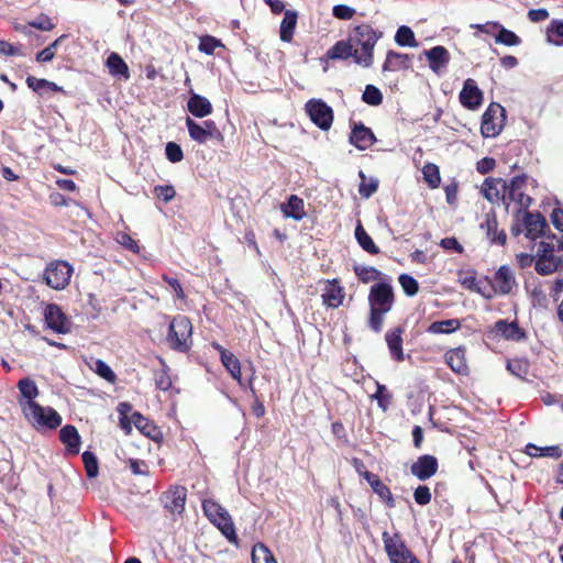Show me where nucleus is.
Wrapping results in <instances>:
<instances>
[{"instance_id":"46","label":"nucleus","mask_w":563,"mask_h":563,"mask_svg":"<svg viewBox=\"0 0 563 563\" xmlns=\"http://www.w3.org/2000/svg\"><path fill=\"white\" fill-rule=\"evenodd\" d=\"M423 179L430 188H438L441 183L439 167L435 164H426L422 168Z\"/></svg>"},{"instance_id":"35","label":"nucleus","mask_w":563,"mask_h":563,"mask_svg":"<svg viewBox=\"0 0 563 563\" xmlns=\"http://www.w3.org/2000/svg\"><path fill=\"white\" fill-rule=\"evenodd\" d=\"M297 12L292 10H286L284 13V19L280 23L279 36L283 42L289 43L291 42L297 24Z\"/></svg>"},{"instance_id":"42","label":"nucleus","mask_w":563,"mask_h":563,"mask_svg":"<svg viewBox=\"0 0 563 563\" xmlns=\"http://www.w3.org/2000/svg\"><path fill=\"white\" fill-rule=\"evenodd\" d=\"M547 40L555 46H563V21L553 20L547 29Z\"/></svg>"},{"instance_id":"15","label":"nucleus","mask_w":563,"mask_h":563,"mask_svg":"<svg viewBox=\"0 0 563 563\" xmlns=\"http://www.w3.org/2000/svg\"><path fill=\"white\" fill-rule=\"evenodd\" d=\"M187 489L184 486H174L162 496L164 507L172 514L180 515L185 509Z\"/></svg>"},{"instance_id":"28","label":"nucleus","mask_w":563,"mask_h":563,"mask_svg":"<svg viewBox=\"0 0 563 563\" xmlns=\"http://www.w3.org/2000/svg\"><path fill=\"white\" fill-rule=\"evenodd\" d=\"M526 236L536 240L544 233L547 222L539 213H526L523 218Z\"/></svg>"},{"instance_id":"37","label":"nucleus","mask_w":563,"mask_h":563,"mask_svg":"<svg viewBox=\"0 0 563 563\" xmlns=\"http://www.w3.org/2000/svg\"><path fill=\"white\" fill-rule=\"evenodd\" d=\"M461 325L459 319L440 320L430 323L427 328V332L430 334H451L456 332Z\"/></svg>"},{"instance_id":"44","label":"nucleus","mask_w":563,"mask_h":563,"mask_svg":"<svg viewBox=\"0 0 563 563\" xmlns=\"http://www.w3.org/2000/svg\"><path fill=\"white\" fill-rule=\"evenodd\" d=\"M395 42L399 46L417 47L418 42L416 41L415 33L409 26L401 25L398 27L395 34Z\"/></svg>"},{"instance_id":"18","label":"nucleus","mask_w":563,"mask_h":563,"mask_svg":"<svg viewBox=\"0 0 563 563\" xmlns=\"http://www.w3.org/2000/svg\"><path fill=\"white\" fill-rule=\"evenodd\" d=\"M444 362L455 374L466 376L470 373L466 350L462 346L446 351L444 354Z\"/></svg>"},{"instance_id":"22","label":"nucleus","mask_w":563,"mask_h":563,"mask_svg":"<svg viewBox=\"0 0 563 563\" xmlns=\"http://www.w3.org/2000/svg\"><path fill=\"white\" fill-rule=\"evenodd\" d=\"M345 297L344 288L336 279L327 280L321 298L328 308H338L343 303Z\"/></svg>"},{"instance_id":"20","label":"nucleus","mask_w":563,"mask_h":563,"mask_svg":"<svg viewBox=\"0 0 563 563\" xmlns=\"http://www.w3.org/2000/svg\"><path fill=\"white\" fill-rule=\"evenodd\" d=\"M493 285L497 294L508 295L517 286L512 269L506 265L500 266L495 273Z\"/></svg>"},{"instance_id":"19","label":"nucleus","mask_w":563,"mask_h":563,"mask_svg":"<svg viewBox=\"0 0 563 563\" xmlns=\"http://www.w3.org/2000/svg\"><path fill=\"white\" fill-rule=\"evenodd\" d=\"M493 332L508 341L520 342L526 339V332L516 321L498 320L494 324Z\"/></svg>"},{"instance_id":"54","label":"nucleus","mask_w":563,"mask_h":563,"mask_svg":"<svg viewBox=\"0 0 563 563\" xmlns=\"http://www.w3.org/2000/svg\"><path fill=\"white\" fill-rule=\"evenodd\" d=\"M401 288L408 296H415L419 290L418 282L410 275L401 274L398 278Z\"/></svg>"},{"instance_id":"2","label":"nucleus","mask_w":563,"mask_h":563,"mask_svg":"<svg viewBox=\"0 0 563 563\" xmlns=\"http://www.w3.org/2000/svg\"><path fill=\"white\" fill-rule=\"evenodd\" d=\"M382 33L376 32L369 25H360L354 30V36L351 38L356 46L361 48L354 49L355 63L364 67H369L373 64V51L380 38Z\"/></svg>"},{"instance_id":"21","label":"nucleus","mask_w":563,"mask_h":563,"mask_svg":"<svg viewBox=\"0 0 563 563\" xmlns=\"http://www.w3.org/2000/svg\"><path fill=\"white\" fill-rule=\"evenodd\" d=\"M350 142L358 150L365 151L375 142L376 137L373 131L363 123H355L350 134Z\"/></svg>"},{"instance_id":"40","label":"nucleus","mask_w":563,"mask_h":563,"mask_svg":"<svg viewBox=\"0 0 563 563\" xmlns=\"http://www.w3.org/2000/svg\"><path fill=\"white\" fill-rule=\"evenodd\" d=\"M355 238L360 246L369 254L376 255L379 253V249L376 246L372 238L365 231L363 225L358 223L355 228Z\"/></svg>"},{"instance_id":"11","label":"nucleus","mask_w":563,"mask_h":563,"mask_svg":"<svg viewBox=\"0 0 563 563\" xmlns=\"http://www.w3.org/2000/svg\"><path fill=\"white\" fill-rule=\"evenodd\" d=\"M310 120L321 130L328 131L333 123V110L321 99H310L305 104Z\"/></svg>"},{"instance_id":"1","label":"nucleus","mask_w":563,"mask_h":563,"mask_svg":"<svg viewBox=\"0 0 563 563\" xmlns=\"http://www.w3.org/2000/svg\"><path fill=\"white\" fill-rule=\"evenodd\" d=\"M369 327L379 332L383 327L384 316L391 310L394 305V290L390 283L380 282L371 287L368 294Z\"/></svg>"},{"instance_id":"59","label":"nucleus","mask_w":563,"mask_h":563,"mask_svg":"<svg viewBox=\"0 0 563 563\" xmlns=\"http://www.w3.org/2000/svg\"><path fill=\"white\" fill-rule=\"evenodd\" d=\"M165 154L170 163H179L184 158L181 147L175 142H168L166 144Z\"/></svg>"},{"instance_id":"49","label":"nucleus","mask_w":563,"mask_h":563,"mask_svg":"<svg viewBox=\"0 0 563 563\" xmlns=\"http://www.w3.org/2000/svg\"><path fill=\"white\" fill-rule=\"evenodd\" d=\"M354 272L360 278V280L364 284L374 280H379L383 276L382 272L376 269L375 267L355 266Z\"/></svg>"},{"instance_id":"64","label":"nucleus","mask_w":563,"mask_h":563,"mask_svg":"<svg viewBox=\"0 0 563 563\" xmlns=\"http://www.w3.org/2000/svg\"><path fill=\"white\" fill-rule=\"evenodd\" d=\"M477 278L474 272H461L459 274V283L466 289L473 290L477 284Z\"/></svg>"},{"instance_id":"9","label":"nucleus","mask_w":563,"mask_h":563,"mask_svg":"<svg viewBox=\"0 0 563 563\" xmlns=\"http://www.w3.org/2000/svg\"><path fill=\"white\" fill-rule=\"evenodd\" d=\"M506 120L505 108L490 103L482 117L481 133L484 137H495L503 131Z\"/></svg>"},{"instance_id":"39","label":"nucleus","mask_w":563,"mask_h":563,"mask_svg":"<svg viewBox=\"0 0 563 563\" xmlns=\"http://www.w3.org/2000/svg\"><path fill=\"white\" fill-rule=\"evenodd\" d=\"M354 46L350 42L340 41L335 43L328 52L327 56L330 59H346L354 57Z\"/></svg>"},{"instance_id":"51","label":"nucleus","mask_w":563,"mask_h":563,"mask_svg":"<svg viewBox=\"0 0 563 563\" xmlns=\"http://www.w3.org/2000/svg\"><path fill=\"white\" fill-rule=\"evenodd\" d=\"M362 99L369 106H379L383 101V95L378 88L367 85L363 92Z\"/></svg>"},{"instance_id":"41","label":"nucleus","mask_w":563,"mask_h":563,"mask_svg":"<svg viewBox=\"0 0 563 563\" xmlns=\"http://www.w3.org/2000/svg\"><path fill=\"white\" fill-rule=\"evenodd\" d=\"M526 453L530 456L539 457V456H549L553 459H559L562 455V451L559 446H537L534 444L529 443L526 446Z\"/></svg>"},{"instance_id":"16","label":"nucleus","mask_w":563,"mask_h":563,"mask_svg":"<svg viewBox=\"0 0 563 563\" xmlns=\"http://www.w3.org/2000/svg\"><path fill=\"white\" fill-rule=\"evenodd\" d=\"M404 333L405 328L400 325L393 328L385 333V341L389 351V355L391 360L398 363L405 361V353L402 347Z\"/></svg>"},{"instance_id":"25","label":"nucleus","mask_w":563,"mask_h":563,"mask_svg":"<svg viewBox=\"0 0 563 563\" xmlns=\"http://www.w3.org/2000/svg\"><path fill=\"white\" fill-rule=\"evenodd\" d=\"M363 477L367 481L373 492L389 507H395V499L388 486H386L378 477V475L364 472Z\"/></svg>"},{"instance_id":"62","label":"nucleus","mask_w":563,"mask_h":563,"mask_svg":"<svg viewBox=\"0 0 563 563\" xmlns=\"http://www.w3.org/2000/svg\"><path fill=\"white\" fill-rule=\"evenodd\" d=\"M332 14L340 20H351L355 14V9L346 4H336L332 9Z\"/></svg>"},{"instance_id":"58","label":"nucleus","mask_w":563,"mask_h":563,"mask_svg":"<svg viewBox=\"0 0 563 563\" xmlns=\"http://www.w3.org/2000/svg\"><path fill=\"white\" fill-rule=\"evenodd\" d=\"M92 368L100 377L104 378L106 380L110 383L115 380V374L106 362L96 360Z\"/></svg>"},{"instance_id":"26","label":"nucleus","mask_w":563,"mask_h":563,"mask_svg":"<svg viewBox=\"0 0 563 563\" xmlns=\"http://www.w3.org/2000/svg\"><path fill=\"white\" fill-rule=\"evenodd\" d=\"M187 109L196 118L208 117L213 110L211 102L206 97L192 91L187 101Z\"/></svg>"},{"instance_id":"12","label":"nucleus","mask_w":563,"mask_h":563,"mask_svg":"<svg viewBox=\"0 0 563 563\" xmlns=\"http://www.w3.org/2000/svg\"><path fill=\"white\" fill-rule=\"evenodd\" d=\"M46 325L56 333H68L71 330V321L56 303H49L44 309Z\"/></svg>"},{"instance_id":"4","label":"nucleus","mask_w":563,"mask_h":563,"mask_svg":"<svg viewBox=\"0 0 563 563\" xmlns=\"http://www.w3.org/2000/svg\"><path fill=\"white\" fill-rule=\"evenodd\" d=\"M202 509L206 517L233 543L238 542V536L230 514L217 501L205 499Z\"/></svg>"},{"instance_id":"56","label":"nucleus","mask_w":563,"mask_h":563,"mask_svg":"<svg viewBox=\"0 0 563 563\" xmlns=\"http://www.w3.org/2000/svg\"><path fill=\"white\" fill-rule=\"evenodd\" d=\"M156 198L162 199L165 203L172 201L176 197V190L172 185H158L153 188Z\"/></svg>"},{"instance_id":"33","label":"nucleus","mask_w":563,"mask_h":563,"mask_svg":"<svg viewBox=\"0 0 563 563\" xmlns=\"http://www.w3.org/2000/svg\"><path fill=\"white\" fill-rule=\"evenodd\" d=\"M60 441L71 454H77L80 449V437L74 426H65L59 431Z\"/></svg>"},{"instance_id":"29","label":"nucleus","mask_w":563,"mask_h":563,"mask_svg":"<svg viewBox=\"0 0 563 563\" xmlns=\"http://www.w3.org/2000/svg\"><path fill=\"white\" fill-rule=\"evenodd\" d=\"M411 65V57L408 54L397 53L389 51L387 53L385 63L383 64L384 71H399L408 69Z\"/></svg>"},{"instance_id":"32","label":"nucleus","mask_w":563,"mask_h":563,"mask_svg":"<svg viewBox=\"0 0 563 563\" xmlns=\"http://www.w3.org/2000/svg\"><path fill=\"white\" fill-rule=\"evenodd\" d=\"M106 66L112 76L124 79L130 78L129 66L118 53H111L108 56Z\"/></svg>"},{"instance_id":"61","label":"nucleus","mask_w":563,"mask_h":563,"mask_svg":"<svg viewBox=\"0 0 563 563\" xmlns=\"http://www.w3.org/2000/svg\"><path fill=\"white\" fill-rule=\"evenodd\" d=\"M155 384L161 390H168L172 387V378L165 367L155 373Z\"/></svg>"},{"instance_id":"55","label":"nucleus","mask_w":563,"mask_h":563,"mask_svg":"<svg viewBox=\"0 0 563 563\" xmlns=\"http://www.w3.org/2000/svg\"><path fill=\"white\" fill-rule=\"evenodd\" d=\"M220 46H222V44L219 40L213 36L206 35L200 38L198 48L200 52L211 55Z\"/></svg>"},{"instance_id":"6","label":"nucleus","mask_w":563,"mask_h":563,"mask_svg":"<svg viewBox=\"0 0 563 563\" xmlns=\"http://www.w3.org/2000/svg\"><path fill=\"white\" fill-rule=\"evenodd\" d=\"M192 325L190 320L185 316L175 317L167 334V342L174 350L186 352L191 345Z\"/></svg>"},{"instance_id":"60","label":"nucleus","mask_w":563,"mask_h":563,"mask_svg":"<svg viewBox=\"0 0 563 563\" xmlns=\"http://www.w3.org/2000/svg\"><path fill=\"white\" fill-rule=\"evenodd\" d=\"M82 461H84L85 468H86L88 477L97 476V474H98V462H97V459H96L95 454H92L91 452H88V451L84 452L82 453Z\"/></svg>"},{"instance_id":"31","label":"nucleus","mask_w":563,"mask_h":563,"mask_svg":"<svg viewBox=\"0 0 563 563\" xmlns=\"http://www.w3.org/2000/svg\"><path fill=\"white\" fill-rule=\"evenodd\" d=\"M132 422L135 428L146 435L147 438L158 441L162 438L161 430L147 418L143 417L140 412H134L132 415Z\"/></svg>"},{"instance_id":"27","label":"nucleus","mask_w":563,"mask_h":563,"mask_svg":"<svg viewBox=\"0 0 563 563\" xmlns=\"http://www.w3.org/2000/svg\"><path fill=\"white\" fill-rule=\"evenodd\" d=\"M481 229L486 232V235L492 243L499 245L505 244L506 234L504 231L498 232V222L495 212H488L485 214V220L481 223Z\"/></svg>"},{"instance_id":"47","label":"nucleus","mask_w":563,"mask_h":563,"mask_svg":"<svg viewBox=\"0 0 563 563\" xmlns=\"http://www.w3.org/2000/svg\"><path fill=\"white\" fill-rule=\"evenodd\" d=\"M497 44H503L506 46H517L521 44V38L512 31L505 29L501 24L499 26V32L496 34Z\"/></svg>"},{"instance_id":"30","label":"nucleus","mask_w":563,"mask_h":563,"mask_svg":"<svg viewBox=\"0 0 563 563\" xmlns=\"http://www.w3.org/2000/svg\"><path fill=\"white\" fill-rule=\"evenodd\" d=\"M280 210L286 218L300 221L306 217L305 202L297 195H291L286 203L280 206Z\"/></svg>"},{"instance_id":"3","label":"nucleus","mask_w":563,"mask_h":563,"mask_svg":"<svg viewBox=\"0 0 563 563\" xmlns=\"http://www.w3.org/2000/svg\"><path fill=\"white\" fill-rule=\"evenodd\" d=\"M24 418L36 430H54L62 423L60 415L52 407H43L37 402H20Z\"/></svg>"},{"instance_id":"5","label":"nucleus","mask_w":563,"mask_h":563,"mask_svg":"<svg viewBox=\"0 0 563 563\" xmlns=\"http://www.w3.org/2000/svg\"><path fill=\"white\" fill-rule=\"evenodd\" d=\"M536 180L530 179L527 175H518L512 177L509 181H507V203L506 207H509L510 202H514L518 210H527L532 199L528 194L529 187H534Z\"/></svg>"},{"instance_id":"57","label":"nucleus","mask_w":563,"mask_h":563,"mask_svg":"<svg viewBox=\"0 0 563 563\" xmlns=\"http://www.w3.org/2000/svg\"><path fill=\"white\" fill-rule=\"evenodd\" d=\"M472 291H475L487 299L493 298L497 294L495 290V287L493 285V282H490L486 278L478 279L476 286L474 287V289Z\"/></svg>"},{"instance_id":"52","label":"nucleus","mask_w":563,"mask_h":563,"mask_svg":"<svg viewBox=\"0 0 563 563\" xmlns=\"http://www.w3.org/2000/svg\"><path fill=\"white\" fill-rule=\"evenodd\" d=\"M507 369L515 376L523 378L529 371V363L522 358L508 361Z\"/></svg>"},{"instance_id":"23","label":"nucleus","mask_w":563,"mask_h":563,"mask_svg":"<svg viewBox=\"0 0 563 563\" xmlns=\"http://www.w3.org/2000/svg\"><path fill=\"white\" fill-rule=\"evenodd\" d=\"M423 54L428 59L429 67L435 74H441L450 63V53L444 46H434L424 51Z\"/></svg>"},{"instance_id":"36","label":"nucleus","mask_w":563,"mask_h":563,"mask_svg":"<svg viewBox=\"0 0 563 563\" xmlns=\"http://www.w3.org/2000/svg\"><path fill=\"white\" fill-rule=\"evenodd\" d=\"M26 85L30 89L41 96L47 95L49 92L64 91L63 88L57 86L55 82L48 81L46 79H40L33 76H29L26 78Z\"/></svg>"},{"instance_id":"43","label":"nucleus","mask_w":563,"mask_h":563,"mask_svg":"<svg viewBox=\"0 0 563 563\" xmlns=\"http://www.w3.org/2000/svg\"><path fill=\"white\" fill-rule=\"evenodd\" d=\"M358 176L361 178L358 192L363 198L367 199L377 191L378 179L375 177L367 178L363 170L358 172Z\"/></svg>"},{"instance_id":"34","label":"nucleus","mask_w":563,"mask_h":563,"mask_svg":"<svg viewBox=\"0 0 563 563\" xmlns=\"http://www.w3.org/2000/svg\"><path fill=\"white\" fill-rule=\"evenodd\" d=\"M561 266H563V257L561 256L536 257L534 269L540 275H550Z\"/></svg>"},{"instance_id":"7","label":"nucleus","mask_w":563,"mask_h":563,"mask_svg":"<svg viewBox=\"0 0 563 563\" xmlns=\"http://www.w3.org/2000/svg\"><path fill=\"white\" fill-rule=\"evenodd\" d=\"M382 539L390 563H419L398 533L390 534L385 531Z\"/></svg>"},{"instance_id":"17","label":"nucleus","mask_w":563,"mask_h":563,"mask_svg":"<svg viewBox=\"0 0 563 563\" xmlns=\"http://www.w3.org/2000/svg\"><path fill=\"white\" fill-rule=\"evenodd\" d=\"M211 346L220 354L221 363L225 367V369L230 373L231 377L235 379L241 386L242 382V372H241V363L236 358V356L224 349L217 342H212Z\"/></svg>"},{"instance_id":"10","label":"nucleus","mask_w":563,"mask_h":563,"mask_svg":"<svg viewBox=\"0 0 563 563\" xmlns=\"http://www.w3.org/2000/svg\"><path fill=\"white\" fill-rule=\"evenodd\" d=\"M186 126L190 139L199 144H203L211 139L218 141L223 140V135L213 120H206L202 123H197L195 120L187 117Z\"/></svg>"},{"instance_id":"13","label":"nucleus","mask_w":563,"mask_h":563,"mask_svg":"<svg viewBox=\"0 0 563 563\" xmlns=\"http://www.w3.org/2000/svg\"><path fill=\"white\" fill-rule=\"evenodd\" d=\"M461 104L468 110H477L483 103V92L476 81L468 78L464 81L463 88L459 95Z\"/></svg>"},{"instance_id":"63","label":"nucleus","mask_w":563,"mask_h":563,"mask_svg":"<svg viewBox=\"0 0 563 563\" xmlns=\"http://www.w3.org/2000/svg\"><path fill=\"white\" fill-rule=\"evenodd\" d=\"M415 501L418 505L424 506L431 501V492L428 486L420 485L413 493Z\"/></svg>"},{"instance_id":"38","label":"nucleus","mask_w":563,"mask_h":563,"mask_svg":"<svg viewBox=\"0 0 563 563\" xmlns=\"http://www.w3.org/2000/svg\"><path fill=\"white\" fill-rule=\"evenodd\" d=\"M18 389L21 394L19 404L36 402L35 398L38 396V388L33 379L29 377L20 379Z\"/></svg>"},{"instance_id":"48","label":"nucleus","mask_w":563,"mask_h":563,"mask_svg":"<svg viewBox=\"0 0 563 563\" xmlns=\"http://www.w3.org/2000/svg\"><path fill=\"white\" fill-rule=\"evenodd\" d=\"M29 26L42 30V31H51L55 27V24L52 22L51 18L47 15H41L37 19L31 21L27 25H16L15 30L26 33Z\"/></svg>"},{"instance_id":"8","label":"nucleus","mask_w":563,"mask_h":563,"mask_svg":"<svg viewBox=\"0 0 563 563\" xmlns=\"http://www.w3.org/2000/svg\"><path fill=\"white\" fill-rule=\"evenodd\" d=\"M73 272V266L66 261H53L46 266L43 279L52 289L63 290L68 286Z\"/></svg>"},{"instance_id":"45","label":"nucleus","mask_w":563,"mask_h":563,"mask_svg":"<svg viewBox=\"0 0 563 563\" xmlns=\"http://www.w3.org/2000/svg\"><path fill=\"white\" fill-rule=\"evenodd\" d=\"M253 563H277L271 550L264 543H257L252 550Z\"/></svg>"},{"instance_id":"50","label":"nucleus","mask_w":563,"mask_h":563,"mask_svg":"<svg viewBox=\"0 0 563 563\" xmlns=\"http://www.w3.org/2000/svg\"><path fill=\"white\" fill-rule=\"evenodd\" d=\"M114 240L122 247H124L125 250H128L134 254H139L141 251V247H140L137 241H135L129 233H126L124 231L117 232Z\"/></svg>"},{"instance_id":"53","label":"nucleus","mask_w":563,"mask_h":563,"mask_svg":"<svg viewBox=\"0 0 563 563\" xmlns=\"http://www.w3.org/2000/svg\"><path fill=\"white\" fill-rule=\"evenodd\" d=\"M377 389L373 395V398L377 400L379 408L386 411L391 401V394L387 390L385 385L376 383Z\"/></svg>"},{"instance_id":"14","label":"nucleus","mask_w":563,"mask_h":563,"mask_svg":"<svg viewBox=\"0 0 563 563\" xmlns=\"http://www.w3.org/2000/svg\"><path fill=\"white\" fill-rule=\"evenodd\" d=\"M481 192L492 203L499 201L507 203V180L503 178H487L482 184Z\"/></svg>"},{"instance_id":"24","label":"nucleus","mask_w":563,"mask_h":563,"mask_svg":"<svg viewBox=\"0 0 563 563\" xmlns=\"http://www.w3.org/2000/svg\"><path fill=\"white\" fill-rule=\"evenodd\" d=\"M437 471L438 461L432 455H422L411 465V473L420 481L430 478Z\"/></svg>"}]
</instances>
